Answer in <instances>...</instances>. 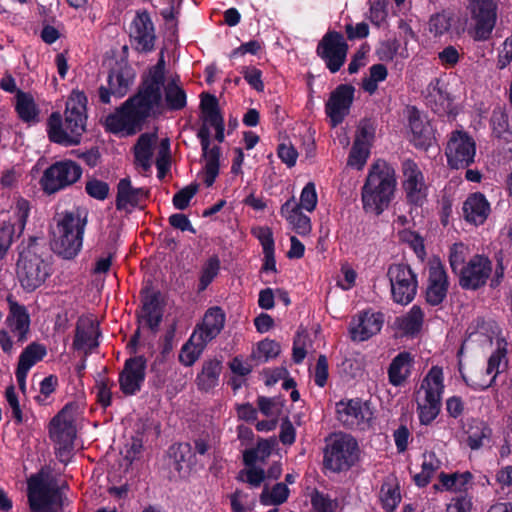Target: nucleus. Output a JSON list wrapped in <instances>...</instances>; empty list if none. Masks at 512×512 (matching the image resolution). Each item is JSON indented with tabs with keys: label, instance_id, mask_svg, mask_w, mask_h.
<instances>
[{
	"label": "nucleus",
	"instance_id": "obj_1",
	"mask_svg": "<svg viewBox=\"0 0 512 512\" xmlns=\"http://www.w3.org/2000/svg\"><path fill=\"white\" fill-rule=\"evenodd\" d=\"M164 80V55L143 76L138 94L128 99L115 113L105 119L106 129L113 133L135 134L142 122L161 104V87Z\"/></svg>",
	"mask_w": 512,
	"mask_h": 512
},
{
	"label": "nucleus",
	"instance_id": "obj_2",
	"mask_svg": "<svg viewBox=\"0 0 512 512\" xmlns=\"http://www.w3.org/2000/svg\"><path fill=\"white\" fill-rule=\"evenodd\" d=\"M85 94L73 90L66 102L65 119L62 121L60 113L50 115L47 124L49 139L63 146L78 145L86 127Z\"/></svg>",
	"mask_w": 512,
	"mask_h": 512
},
{
	"label": "nucleus",
	"instance_id": "obj_3",
	"mask_svg": "<svg viewBox=\"0 0 512 512\" xmlns=\"http://www.w3.org/2000/svg\"><path fill=\"white\" fill-rule=\"evenodd\" d=\"M86 224L87 212L84 209L74 208L58 214L50 232L54 253L66 260L74 259L82 249Z\"/></svg>",
	"mask_w": 512,
	"mask_h": 512
},
{
	"label": "nucleus",
	"instance_id": "obj_4",
	"mask_svg": "<svg viewBox=\"0 0 512 512\" xmlns=\"http://www.w3.org/2000/svg\"><path fill=\"white\" fill-rule=\"evenodd\" d=\"M8 314L5 319L7 329H0V347L2 351L11 355L14 344H23L28 340L31 319L27 308L18 303L10 295L7 297Z\"/></svg>",
	"mask_w": 512,
	"mask_h": 512
},
{
	"label": "nucleus",
	"instance_id": "obj_5",
	"mask_svg": "<svg viewBox=\"0 0 512 512\" xmlns=\"http://www.w3.org/2000/svg\"><path fill=\"white\" fill-rule=\"evenodd\" d=\"M50 264L43 259L36 245H29L17 261V277L22 288L32 292L39 288L50 276Z\"/></svg>",
	"mask_w": 512,
	"mask_h": 512
},
{
	"label": "nucleus",
	"instance_id": "obj_6",
	"mask_svg": "<svg viewBox=\"0 0 512 512\" xmlns=\"http://www.w3.org/2000/svg\"><path fill=\"white\" fill-rule=\"evenodd\" d=\"M358 444L348 434H335L324 449L323 465L332 472L348 470L358 459Z\"/></svg>",
	"mask_w": 512,
	"mask_h": 512
},
{
	"label": "nucleus",
	"instance_id": "obj_7",
	"mask_svg": "<svg viewBox=\"0 0 512 512\" xmlns=\"http://www.w3.org/2000/svg\"><path fill=\"white\" fill-rule=\"evenodd\" d=\"M469 36L476 42L491 39L497 22L498 5L495 0H469Z\"/></svg>",
	"mask_w": 512,
	"mask_h": 512
},
{
	"label": "nucleus",
	"instance_id": "obj_8",
	"mask_svg": "<svg viewBox=\"0 0 512 512\" xmlns=\"http://www.w3.org/2000/svg\"><path fill=\"white\" fill-rule=\"evenodd\" d=\"M386 276L390 281L392 300L400 305L410 304L418 288L417 275L410 266L404 263L390 265Z\"/></svg>",
	"mask_w": 512,
	"mask_h": 512
},
{
	"label": "nucleus",
	"instance_id": "obj_9",
	"mask_svg": "<svg viewBox=\"0 0 512 512\" xmlns=\"http://www.w3.org/2000/svg\"><path fill=\"white\" fill-rule=\"evenodd\" d=\"M316 53L324 61L327 69L331 73H336L346 61L348 44L342 34L329 31L318 43Z\"/></svg>",
	"mask_w": 512,
	"mask_h": 512
},
{
	"label": "nucleus",
	"instance_id": "obj_10",
	"mask_svg": "<svg viewBox=\"0 0 512 512\" xmlns=\"http://www.w3.org/2000/svg\"><path fill=\"white\" fill-rule=\"evenodd\" d=\"M475 154V141L467 132H452L446 147L447 162L451 168H467L474 162Z\"/></svg>",
	"mask_w": 512,
	"mask_h": 512
},
{
	"label": "nucleus",
	"instance_id": "obj_11",
	"mask_svg": "<svg viewBox=\"0 0 512 512\" xmlns=\"http://www.w3.org/2000/svg\"><path fill=\"white\" fill-rule=\"evenodd\" d=\"M363 208L367 213L380 215L384 202V164L376 162L367 177L362 189Z\"/></svg>",
	"mask_w": 512,
	"mask_h": 512
},
{
	"label": "nucleus",
	"instance_id": "obj_12",
	"mask_svg": "<svg viewBox=\"0 0 512 512\" xmlns=\"http://www.w3.org/2000/svg\"><path fill=\"white\" fill-rule=\"evenodd\" d=\"M81 175L82 169L77 163L71 160H65L51 165L44 172L41 182L46 192L54 193L74 184L79 180Z\"/></svg>",
	"mask_w": 512,
	"mask_h": 512
},
{
	"label": "nucleus",
	"instance_id": "obj_13",
	"mask_svg": "<svg viewBox=\"0 0 512 512\" xmlns=\"http://www.w3.org/2000/svg\"><path fill=\"white\" fill-rule=\"evenodd\" d=\"M337 419L347 428L366 430L372 426L373 412L366 402L358 399L336 404Z\"/></svg>",
	"mask_w": 512,
	"mask_h": 512
},
{
	"label": "nucleus",
	"instance_id": "obj_14",
	"mask_svg": "<svg viewBox=\"0 0 512 512\" xmlns=\"http://www.w3.org/2000/svg\"><path fill=\"white\" fill-rule=\"evenodd\" d=\"M12 210L15 222L9 221L0 225V259L6 255L14 239L23 233L30 212L29 202L18 198L12 206Z\"/></svg>",
	"mask_w": 512,
	"mask_h": 512
},
{
	"label": "nucleus",
	"instance_id": "obj_15",
	"mask_svg": "<svg viewBox=\"0 0 512 512\" xmlns=\"http://www.w3.org/2000/svg\"><path fill=\"white\" fill-rule=\"evenodd\" d=\"M492 272V262L485 256L476 254L461 268L459 285L465 290L483 287Z\"/></svg>",
	"mask_w": 512,
	"mask_h": 512
},
{
	"label": "nucleus",
	"instance_id": "obj_16",
	"mask_svg": "<svg viewBox=\"0 0 512 512\" xmlns=\"http://www.w3.org/2000/svg\"><path fill=\"white\" fill-rule=\"evenodd\" d=\"M424 101L426 106L440 117L456 116L458 113L454 99L447 89V84L439 78H434L428 84Z\"/></svg>",
	"mask_w": 512,
	"mask_h": 512
},
{
	"label": "nucleus",
	"instance_id": "obj_17",
	"mask_svg": "<svg viewBox=\"0 0 512 512\" xmlns=\"http://www.w3.org/2000/svg\"><path fill=\"white\" fill-rule=\"evenodd\" d=\"M209 124L203 122L197 132L202 148V157L204 160V183L210 187L215 182L220 169L221 148L218 145H211Z\"/></svg>",
	"mask_w": 512,
	"mask_h": 512
},
{
	"label": "nucleus",
	"instance_id": "obj_18",
	"mask_svg": "<svg viewBox=\"0 0 512 512\" xmlns=\"http://www.w3.org/2000/svg\"><path fill=\"white\" fill-rule=\"evenodd\" d=\"M135 79L134 70L127 64H118L108 75V87L99 88V99L102 103H110V96L121 98L127 94Z\"/></svg>",
	"mask_w": 512,
	"mask_h": 512
},
{
	"label": "nucleus",
	"instance_id": "obj_19",
	"mask_svg": "<svg viewBox=\"0 0 512 512\" xmlns=\"http://www.w3.org/2000/svg\"><path fill=\"white\" fill-rule=\"evenodd\" d=\"M58 491L47 480L33 476L28 481V501L31 512H52Z\"/></svg>",
	"mask_w": 512,
	"mask_h": 512
},
{
	"label": "nucleus",
	"instance_id": "obj_20",
	"mask_svg": "<svg viewBox=\"0 0 512 512\" xmlns=\"http://www.w3.org/2000/svg\"><path fill=\"white\" fill-rule=\"evenodd\" d=\"M354 92V87L349 84H341L331 92L325 104V113L333 128L341 124L349 114L354 100Z\"/></svg>",
	"mask_w": 512,
	"mask_h": 512
},
{
	"label": "nucleus",
	"instance_id": "obj_21",
	"mask_svg": "<svg viewBox=\"0 0 512 512\" xmlns=\"http://www.w3.org/2000/svg\"><path fill=\"white\" fill-rule=\"evenodd\" d=\"M449 289L448 275L443 264L437 260L428 268L425 301L430 306L441 305L447 297Z\"/></svg>",
	"mask_w": 512,
	"mask_h": 512
},
{
	"label": "nucleus",
	"instance_id": "obj_22",
	"mask_svg": "<svg viewBox=\"0 0 512 512\" xmlns=\"http://www.w3.org/2000/svg\"><path fill=\"white\" fill-rule=\"evenodd\" d=\"M50 438L61 445V451L67 452V448L73 445L76 437L74 417L68 406H65L50 422Z\"/></svg>",
	"mask_w": 512,
	"mask_h": 512
},
{
	"label": "nucleus",
	"instance_id": "obj_23",
	"mask_svg": "<svg viewBox=\"0 0 512 512\" xmlns=\"http://www.w3.org/2000/svg\"><path fill=\"white\" fill-rule=\"evenodd\" d=\"M408 125L411 131L410 141L415 148L427 151L435 143L430 121L416 107L409 109Z\"/></svg>",
	"mask_w": 512,
	"mask_h": 512
},
{
	"label": "nucleus",
	"instance_id": "obj_24",
	"mask_svg": "<svg viewBox=\"0 0 512 512\" xmlns=\"http://www.w3.org/2000/svg\"><path fill=\"white\" fill-rule=\"evenodd\" d=\"M130 38L138 51L149 52L154 48L156 35L147 12H138L130 25Z\"/></svg>",
	"mask_w": 512,
	"mask_h": 512
},
{
	"label": "nucleus",
	"instance_id": "obj_25",
	"mask_svg": "<svg viewBox=\"0 0 512 512\" xmlns=\"http://www.w3.org/2000/svg\"><path fill=\"white\" fill-rule=\"evenodd\" d=\"M100 336L99 325L92 317H80L76 323L73 348L91 354L98 346Z\"/></svg>",
	"mask_w": 512,
	"mask_h": 512
},
{
	"label": "nucleus",
	"instance_id": "obj_26",
	"mask_svg": "<svg viewBox=\"0 0 512 512\" xmlns=\"http://www.w3.org/2000/svg\"><path fill=\"white\" fill-rule=\"evenodd\" d=\"M145 368V360L142 357L126 360L124 368L119 375V386L125 395H134L140 391L145 379Z\"/></svg>",
	"mask_w": 512,
	"mask_h": 512
},
{
	"label": "nucleus",
	"instance_id": "obj_27",
	"mask_svg": "<svg viewBox=\"0 0 512 512\" xmlns=\"http://www.w3.org/2000/svg\"><path fill=\"white\" fill-rule=\"evenodd\" d=\"M382 315L365 311L352 318L349 332L353 341H365L381 330Z\"/></svg>",
	"mask_w": 512,
	"mask_h": 512
},
{
	"label": "nucleus",
	"instance_id": "obj_28",
	"mask_svg": "<svg viewBox=\"0 0 512 512\" xmlns=\"http://www.w3.org/2000/svg\"><path fill=\"white\" fill-rule=\"evenodd\" d=\"M491 212L490 203L481 192L467 196L462 205V215L466 222L479 226L484 224Z\"/></svg>",
	"mask_w": 512,
	"mask_h": 512
},
{
	"label": "nucleus",
	"instance_id": "obj_29",
	"mask_svg": "<svg viewBox=\"0 0 512 512\" xmlns=\"http://www.w3.org/2000/svg\"><path fill=\"white\" fill-rule=\"evenodd\" d=\"M421 388L425 390V403L441 410V400L444 393V375L440 366H432L424 377Z\"/></svg>",
	"mask_w": 512,
	"mask_h": 512
},
{
	"label": "nucleus",
	"instance_id": "obj_30",
	"mask_svg": "<svg viewBox=\"0 0 512 512\" xmlns=\"http://www.w3.org/2000/svg\"><path fill=\"white\" fill-rule=\"evenodd\" d=\"M280 214L290 228L300 236H308L312 231L311 219L300 209L294 197L288 199L280 208Z\"/></svg>",
	"mask_w": 512,
	"mask_h": 512
},
{
	"label": "nucleus",
	"instance_id": "obj_31",
	"mask_svg": "<svg viewBox=\"0 0 512 512\" xmlns=\"http://www.w3.org/2000/svg\"><path fill=\"white\" fill-rule=\"evenodd\" d=\"M47 354L46 347L33 342L29 344L20 354L15 376L22 390L25 389L26 377L36 363L41 361Z\"/></svg>",
	"mask_w": 512,
	"mask_h": 512
},
{
	"label": "nucleus",
	"instance_id": "obj_32",
	"mask_svg": "<svg viewBox=\"0 0 512 512\" xmlns=\"http://www.w3.org/2000/svg\"><path fill=\"white\" fill-rule=\"evenodd\" d=\"M414 363V355L411 352H399L387 370L389 383L395 387L403 386L412 374Z\"/></svg>",
	"mask_w": 512,
	"mask_h": 512
},
{
	"label": "nucleus",
	"instance_id": "obj_33",
	"mask_svg": "<svg viewBox=\"0 0 512 512\" xmlns=\"http://www.w3.org/2000/svg\"><path fill=\"white\" fill-rule=\"evenodd\" d=\"M200 108L203 122L215 129V138L218 142L224 141V121L219 112L218 100L209 93L201 94Z\"/></svg>",
	"mask_w": 512,
	"mask_h": 512
},
{
	"label": "nucleus",
	"instance_id": "obj_34",
	"mask_svg": "<svg viewBox=\"0 0 512 512\" xmlns=\"http://www.w3.org/2000/svg\"><path fill=\"white\" fill-rule=\"evenodd\" d=\"M146 198L147 191L144 188L133 187L129 178L119 181L116 197V208L118 210L131 211V209L144 202Z\"/></svg>",
	"mask_w": 512,
	"mask_h": 512
},
{
	"label": "nucleus",
	"instance_id": "obj_35",
	"mask_svg": "<svg viewBox=\"0 0 512 512\" xmlns=\"http://www.w3.org/2000/svg\"><path fill=\"white\" fill-rule=\"evenodd\" d=\"M225 324V314L219 307H212L207 310L201 324L197 325L194 334L203 338L209 343L222 331Z\"/></svg>",
	"mask_w": 512,
	"mask_h": 512
},
{
	"label": "nucleus",
	"instance_id": "obj_36",
	"mask_svg": "<svg viewBox=\"0 0 512 512\" xmlns=\"http://www.w3.org/2000/svg\"><path fill=\"white\" fill-rule=\"evenodd\" d=\"M423 323L424 312L418 305H413L405 315L397 317L395 320V325L402 334L412 338L420 333Z\"/></svg>",
	"mask_w": 512,
	"mask_h": 512
},
{
	"label": "nucleus",
	"instance_id": "obj_37",
	"mask_svg": "<svg viewBox=\"0 0 512 512\" xmlns=\"http://www.w3.org/2000/svg\"><path fill=\"white\" fill-rule=\"evenodd\" d=\"M164 90V100L167 109L178 111L185 108L187 104L186 92L180 84L179 77H174L168 80L165 85V79L163 80V85L161 90ZM162 106V103L157 108L159 109Z\"/></svg>",
	"mask_w": 512,
	"mask_h": 512
},
{
	"label": "nucleus",
	"instance_id": "obj_38",
	"mask_svg": "<svg viewBox=\"0 0 512 512\" xmlns=\"http://www.w3.org/2000/svg\"><path fill=\"white\" fill-rule=\"evenodd\" d=\"M492 429L483 420L473 419L466 430V444L471 450H479L492 439Z\"/></svg>",
	"mask_w": 512,
	"mask_h": 512
},
{
	"label": "nucleus",
	"instance_id": "obj_39",
	"mask_svg": "<svg viewBox=\"0 0 512 512\" xmlns=\"http://www.w3.org/2000/svg\"><path fill=\"white\" fill-rule=\"evenodd\" d=\"M155 142L156 137L154 135L142 134L134 147L135 164L141 167L143 172H148L151 168L152 149Z\"/></svg>",
	"mask_w": 512,
	"mask_h": 512
},
{
	"label": "nucleus",
	"instance_id": "obj_40",
	"mask_svg": "<svg viewBox=\"0 0 512 512\" xmlns=\"http://www.w3.org/2000/svg\"><path fill=\"white\" fill-rule=\"evenodd\" d=\"M15 110L19 118L27 123L38 122L39 108L30 93L18 90L15 96Z\"/></svg>",
	"mask_w": 512,
	"mask_h": 512
},
{
	"label": "nucleus",
	"instance_id": "obj_41",
	"mask_svg": "<svg viewBox=\"0 0 512 512\" xmlns=\"http://www.w3.org/2000/svg\"><path fill=\"white\" fill-rule=\"evenodd\" d=\"M139 318L141 323L152 330L159 326L162 310L155 294L145 296Z\"/></svg>",
	"mask_w": 512,
	"mask_h": 512
},
{
	"label": "nucleus",
	"instance_id": "obj_42",
	"mask_svg": "<svg viewBox=\"0 0 512 512\" xmlns=\"http://www.w3.org/2000/svg\"><path fill=\"white\" fill-rule=\"evenodd\" d=\"M222 371L221 361L210 359L203 363L202 370L197 376V385L199 389L208 391L218 384L219 376Z\"/></svg>",
	"mask_w": 512,
	"mask_h": 512
},
{
	"label": "nucleus",
	"instance_id": "obj_43",
	"mask_svg": "<svg viewBox=\"0 0 512 512\" xmlns=\"http://www.w3.org/2000/svg\"><path fill=\"white\" fill-rule=\"evenodd\" d=\"M207 342L192 333L189 340L183 345L179 354V361L185 366H192L201 356Z\"/></svg>",
	"mask_w": 512,
	"mask_h": 512
},
{
	"label": "nucleus",
	"instance_id": "obj_44",
	"mask_svg": "<svg viewBox=\"0 0 512 512\" xmlns=\"http://www.w3.org/2000/svg\"><path fill=\"white\" fill-rule=\"evenodd\" d=\"M276 445L274 438L261 439L255 448L247 449L243 452V462L246 466L255 465L256 462H264L270 455Z\"/></svg>",
	"mask_w": 512,
	"mask_h": 512
},
{
	"label": "nucleus",
	"instance_id": "obj_45",
	"mask_svg": "<svg viewBox=\"0 0 512 512\" xmlns=\"http://www.w3.org/2000/svg\"><path fill=\"white\" fill-rule=\"evenodd\" d=\"M406 202L412 209L422 208L428 201L429 188L426 182L402 187Z\"/></svg>",
	"mask_w": 512,
	"mask_h": 512
},
{
	"label": "nucleus",
	"instance_id": "obj_46",
	"mask_svg": "<svg viewBox=\"0 0 512 512\" xmlns=\"http://www.w3.org/2000/svg\"><path fill=\"white\" fill-rule=\"evenodd\" d=\"M290 494L285 483H277L271 489L267 487L263 489L260 495V502L265 506L281 505L287 501Z\"/></svg>",
	"mask_w": 512,
	"mask_h": 512
},
{
	"label": "nucleus",
	"instance_id": "obj_47",
	"mask_svg": "<svg viewBox=\"0 0 512 512\" xmlns=\"http://www.w3.org/2000/svg\"><path fill=\"white\" fill-rule=\"evenodd\" d=\"M440 482L447 490H455V491H466L468 485L471 483L473 479V475L469 471H465L463 473H452L446 474L442 472L439 475Z\"/></svg>",
	"mask_w": 512,
	"mask_h": 512
},
{
	"label": "nucleus",
	"instance_id": "obj_48",
	"mask_svg": "<svg viewBox=\"0 0 512 512\" xmlns=\"http://www.w3.org/2000/svg\"><path fill=\"white\" fill-rule=\"evenodd\" d=\"M402 187L425 182V177L419 165L410 158L401 162Z\"/></svg>",
	"mask_w": 512,
	"mask_h": 512
},
{
	"label": "nucleus",
	"instance_id": "obj_49",
	"mask_svg": "<svg viewBox=\"0 0 512 512\" xmlns=\"http://www.w3.org/2000/svg\"><path fill=\"white\" fill-rule=\"evenodd\" d=\"M454 21L453 13L443 10L430 17L429 31L435 36L440 37L449 32Z\"/></svg>",
	"mask_w": 512,
	"mask_h": 512
},
{
	"label": "nucleus",
	"instance_id": "obj_50",
	"mask_svg": "<svg viewBox=\"0 0 512 512\" xmlns=\"http://www.w3.org/2000/svg\"><path fill=\"white\" fill-rule=\"evenodd\" d=\"M220 270V260L217 256H211L208 258L203 264L198 284V291H204L209 284L214 280V278L218 275Z\"/></svg>",
	"mask_w": 512,
	"mask_h": 512
},
{
	"label": "nucleus",
	"instance_id": "obj_51",
	"mask_svg": "<svg viewBox=\"0 0 512 512\" xmlns=\"http://www.w3.org/2000/svg\"><path fill=\"white\" fill-rule=\"evenodd\" d=\"M229 498L232 512H252L256 506L255 497L243 490H236Z\"/></svg>",
	"mask_w": 512,
	"mask_h": 512
},
{
	"label": "nucleus",
	"instance_id": "obj_52",
	"mask_svg": "<svg viewBox=\"0 0 512 512\" xmlns=\"http://www.w3.org/2000/svg\"><path fill=\"white\" fill-rule=\"evenodd\" d=\"M280 353V345L274 341L265 339L258 343L257 348L252 352V357L259 362H267L277 357Z\"/></svg>",
	"mask_w": 512,
	"mask_h": 512
},
{
	"label": "nucleus",
	"instance_id": "obj_53",
	"mask_svg": "<svg viewBox=\"0 0 512 512\" xmlns=\"http://www.w3.org/2000/svg\"><path fill=\"white\" fill-rule=\"evenodd\" d=\"M369 149L370 145L364 144L360 140H354L348 157V165L358 170L362 169L369 156Z\"/></svg>",
	"mask_w": 512,
	"mask_h": 512
},
{
	"label": "nucleus",
	"instance_id": "obj_54",
	"mask_svg": "<svg viewBox=\"0 0 512 512\" xmlns=\"http://www.w3.org/2000/svg\"><path fill=\"white\" fill-rule=\"evenodd\" d=\"M311 505L316 512H336L339 509V502L336 498L315 491L311 495Z\"/></svg>",
	"mask_w": 512,
	"mask_h": 512
},
{
	"label": "nucleus",
	"instance_id": "obj_55",
	"mask_svg": "<svg viewBox=\"0 0 512 512\" xmlns=\"http://www.w3.org/2000/svg\"><path fill=\"white\" fill-rule=\"evenodd\" d=\"M318 203V196L316 192V186L313 182H308L301 191L300 202L297 203L300 209H304L307 212H313L316 209Z\"/></svg>",
	"mask_w": 512,
	"mask_h": 512
},
{
	"label": "nucleus",
	"instance_id": "obj_56",
	"mask_svg": "<svg viewBox=\"0 0 512 512\" xmlns=\"http://www.w3.org/2000/svg\"><path fill=\"white\" fill-rule=\"evenodd\" d=\"M382 80H384V64H375L370 68L369 76L363 79L362 88L365 92L373 94Z\"/></svg>",
	"mask_w": 512,
	"mask_h": 512
},
{
	"label": "nucleus",
	"instance_id": "obj_57",
	"mask_svg": "<svg viewBox=\"0 0 512 512\" xmlns=\"http://www.w3.org/2000/svg\"><path fill=\"white\" fill-rule=\"evenodd\" d=\"M6 400L11 409L12 418L17 424H22L27 421V415L23 413L15 388L9 386L5 392Z\"/></svg>",
	"mask_w": 512,
	"mask_h": 512
},
{
	"label": "nucleus",
	"instance_id": "obj_58",
	"mask_svg": "<svg viewBox=\"0 0 512 512\" xmlns=\"http://www.w3.org/2000/svg\"><path fill=\"white\" fill-rule=\"evenodd\" d=\"M198 186L188 185L178 191L173 197V205L178 210H184L189 206L191 199L196 195Z\"/></svg>",
	"mask_w": 512,
	"mask_h": 512
},
{
	"label": "nucleus",
	"instance_id": "obj_59",
	"mask_svg": "<svg viewBox=\"0 0 512 512\" xmlns=\"http://www.w3.org/2000/svg\"><path fill=\"white\" fill-rule=\"evenodd\" d=\"M114 383L109 379H104L99 381L96 386V398L97 402L103 407L106 408L111 404L112 401V387Z\"/></svg>",
	"mask_w": 512,
	"mask_h": 512
},
{
	"label": "nucleus",
	"instance_id": "obj_60",
	"mask_svg": "<svg viewBox=\"0 0 512 512\" xmlns=\"http://www.w3.org/2000/svg\"><path fill=\"white\" fill-rule=\"evenodd\" d=\"M465 256L463 253V244H453L449 252V264L455 274L461 273V268H464Z\"/></svg>",
	"mask_w": 512,
	"mask_h": 512
},
{
	"label": "nucleus",
	"instance_id": "obj_61",
	"mask_svg": "<svg viewBox=\"0 0 512 512\" xmlns=\"http://www.w3.org/2000/svg\"><path fill=\"white\" fill-rule=\"evenodd\" d=\"M85 190L89 196L104 200L108 196L109 186L103 181L92 179L86 183Z\"/></svg>",
	"mask_w": 512,
	"mask_h": 512
},
{
	"label": "nucleus",
	"instance_id": "obj_62",
	"mask_svg": "<svg viewBox=\"0 0 512 512\" xmlns=\"http://www.w3.org/2000/svg\"><path fill=\"white\" fill-rule=\"evenodd\" d=\"M57 383L56 376L45 377L40 383V393L36 396V401L40 404H46L48 397L55 391Z\"/></svg>",
	"mask_w": 512,
	"mask_h": 512
},
{
	"label": "nucleus",
	"instance_id": "obj_63",
	"mask_svg": "<svg viewBox=\"0 0 512 512\" xmlns=\"http://www.w3.org/2000/svg\"><path fill=\"white\" fill-rule=\"evenodd\" d=\"M506 348H497L489 357L487 368L485 370L486 375H498L502 360L506 359Z\"/></svg>",
	"mask_w": 512,
	"mask_h": 512
},
{
	"label": "nucleus",
	"instance_id": "obj_64",
	"mask_svg": "<svg viewBox=\"0 0 512 512\" xmlns=\"http://www.w3.org/2000/svg\"><path fill=\"white\" fill-rule=\"evenodd\" d=\"M512 62V34L503 42V50L499 52L497 57V68L505 69Z\"/></svg>",
	"mask_w": 512,
	"mask_h": 512
}]
</instances>
